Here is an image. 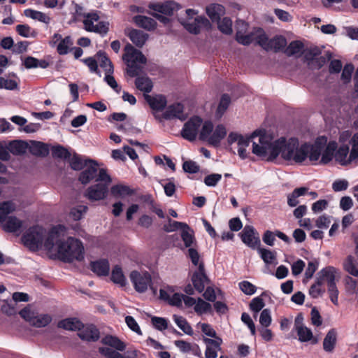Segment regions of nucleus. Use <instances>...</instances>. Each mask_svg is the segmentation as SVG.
Here are the masks:
<instances>
[{"instance_id":"f257e3e1","label":"nucleus","mask_w":358,"mask_h":358,"mask_svg":"<svg viewBox=\"0 0 358 358\" xmlns=\"http://www.w3.org/2000/svg\"><path fill=\"white\" fill-rule=\"evenodd\" d=\"M259 137V143L253 142L252 153L258 157H292L296 150L299 139L296 137H291L287 139L285 136H281L278 139L271 141L268 140L266 131L264 129H257L254 131L250 137L240 136L237 141V150L239 157H245V153L246 148L249 145L252 139Z\"/></svg>"},{"instance_id":"f03ea898","label":"nucleus","mask_w":358,"mask_h":358,"mask_svg":"<svg viewBox=\"0 0 358 358\" xmlns=\"http://www.w3.org/2000/svg\"><path fill=\"white\" fill-rule=\"evenodd\" d=\"M66 230V227L61 224L53 227L45 241L44 248L51 251L56 243L60 260L64 262L82 261L84 259V247L80 241L72 237H69L66 241L60 240L61 235L64 236Z\"/></svg>"},{"instance_id":"7ed1b4c3","label":"nucleus","mask_w":358,"mask_h":358,"mask_svg":"<svg viewBox=\"0 0 358 358\" xmlns=\"http://www.w3.org/2000/svg\"><path fill=\"white\" fill-rule=\"evenodd\" d=\"M124 51L122 60L127 66V74L131 78L136 77L135 85L138 90L143 92L144 94L150 93L153 87L151 79L148 76H138L143 69L142 65L147 63L145 56L130 43L124 46Z\"/></svg>"},{"instance_id":"20e7f679","label":"nucleus","mask_w":358,"mask_h":358,"mask_svg":"<svg viewBox=\"0 0 358 358\" xmlns=\"http://www.w3.org/2000/svg\"><path fill=\"white\" fill-rule=\"evenodd\" d=\"M338 144L335 141L327 143V137L320 136L313 143H304L298 144L292 157H336Z\"/></svg>"},{"instance_id":"39448f33","label":"nucleus","mask_w":358,"mask_h":358,"mask_svg":"<svg viewBox=\"0 0 358 358\" xmlns=\"http://www.w3.org/2000/svg\"><path fill=\"white\" fill-rule=\"evenodd\" d=\"M266 162L282 165H327L337 164L346 166H358V158H266Z\"/></svg>"},{"instance_id":"423d86ee","label":"nucleus","mask_w":358,"mask_h":358,"mask_svg":"<svg viewBox=\"0 0 358 358\" xmlns=\"http://www.w3.org/2000/svg\"><path fill=\"white\" fill-rule=\"evenodd\" d=\"M8 154L22 155L29 151L33 157H48L50 153L49 143L29 140H12L7 142Z\"/></svg>"},{"instance_id":"0eeeda50","label":"nucleus","mask_w":358,"mask_h":358,"mask_svg":"<svg viewBox=\"0 0 358 358\" xmlns=\"http://www.w3.org/2000/svg\"><path fill=\"white\" fill-rule=\"evenodd\" d=\"M68 159V162L73 170L84 169L79 177L82 184L88 183L95 176L99 169V164L95 160L90 158H64Z\"/></svg>"},{"instance_id":"6e6552de","label":"nucleus","mask_w":358,"mask_h":358,"mask_svg":"<svg viewBox=\"0 0 358 358\" xmlns=\"http://www.w3.org/2000/svg\"><path fill=\"white\" fill-rule=\"evenodd\" d=\"M262 33L255 37L256 43L260 45L266 51L273 50L275 52L283 51L287 45V40L282 35H277L269 39L262 29H259Z\"/></svg>"},{"instance_id":"1a4fd4ad","label":"nucleus","mask_w":358,"mask_h":358,"mask_svg":"<svg viewBox=\"0 0 358 358\" xmlns=\"http://www.w3.org/2000/svg\"><path fill=\"white\" fill-rule=\"evenodd\" d=\"M181 238L185 248H188L187 256L189 257L194 266H197L200 255L197 250V243L194 236V231L187 224L181 231Z\"/></svg>"},{"instance_id":"9d476101","label":"nucleus","mask_w":358,"mask_h":358,"mask_svg":"<svg viewBox=\"0 0 358 358\" xmlns=\"http://www.w3.org/2000/svg\"><path fill=\"white\" fill-rule=\"evenodd\" d=\"M45 232L44 229L41 227L34 226L30 227L22 237L24 245L31 250H38L43 245L44 246Z\"/></svg>"},{"instance_id":"9b49d317","label":"nucleus","mask_w":358,"mask_h":358,"mask_svg":"<svg viewBox=\"0 0 358 358\" xmlns=\"http://www.w3.org/2000/svg\"><path fill=\"white\" fill-rule=\"evenodd\" d=\"M83 16L85 17L83 24L86 31L101 35H105L108 33L109 23L104 21L99 22L100 17L96 11L83 13Z\"/></svg>"},{"instance_id":"f8f14e48","label":"nucleus","mask_w":358,"mask_h":358,"mask_svg":"<svg viewBox=\"0 0 358 358\" xmlns=\"http://www.w3.org/2000/svg\"><path fill=\"white\" fill-rule=\"evenodd\" d=\"M130 279L135 289L141 293L145 292L152 282L151 275L148 272L141 273L134 271L130 274Z\"/></svg>"},{"instance_id":"ddd939ff","label":"nucleus","mask_w":358,"mask_h":358,"mask_svg":"<svg viewBox=\"0 0 358 358\" xmlns=\"http://www.w3.org/2000/svg\"><path fill=\"white\" fill-rule=\"evenodd\" d=\"M201 123L202 119L198 116L190 118L183 126L181 131L182 136L189 141H194Z\"/></svg>"},{"instance_id":"4468645a","label":"nucleus","mask_w":358,"mask_h":358,"mask_svg":"<svg viewBox=\"0 0 358 358\" xmlns=\"http://www.w3.org/2000/svg\"><path fill=\"white\" fill-rule=\"evenodd\" d=\"M184 28L190 34H199L201 31V28L203 27L206 29L211 28V24L208 19L203 15L197 16L192 22H182Z\"/></svg>"},{"instance_id":"2eb2a0df","label":"nucleus","mask_w":358,"mask_h":358,"mask_svg":"<svg viewBox=\"0 0 358 358\" xmlns=\"http://www.w3.org/2000/svg\"><path fill=\"white\" fill-rule=\"evenodd\" d=\"M239 236L241 241L252 249L258 248L260 245L259 237L256 235L255 229L252 226L245 225Z\"/></svg>"},{"instance_id":"dca6fc26","label":"nucleus","mask_w":358,"mask_h":358,"mask_svg":"<svg viewBox=\"0 0 358 358\" xmlns=\"http://www.w3.org/2000/svg\"><path fill=\"white\" fill-rule=\"evenodd\" d=\"M148 8L166 16H172L175 11L180 9V6L173 1H166L163 3H150Z\"/></svg>"},{"instance_id":"f3484780","label":"nucleus","mask_w":358,"mask_h":358,"mask_svg":"<svg viewBox=\"0 0 358 358\" xmlns=\"http://www.w3.org/2000/svg\"><path fill=\"white\" fill-rule=\"evenodd\" d=\"M198 271L194 272L192 277V281L194 288L198 292L201 293L204 289L205 285L208 281V278L205 273L204 264L203 262H199Z\"/></svg>"},{"instance_id":"a211bd4d","label":"nucleus","mask_w":358,"mask_h":358,"mask_svg":"<svg viewBox=\"0 0 358 358\" xmlns=\"http://www.w3.org/2000/svg\"><path fill=\"white\" fill-rule=\"evenodd\" d=\"M203 341L206 345V358H217V352L222 349V340L220 338H216V339L203 338Z\"/></svg>"},{"instance_id":"6ab92c4d","label":"nucleus","mask_w":358,"mask_h":358,"mask_svg":"<svg viewBox=\"0 0 358 358\" xmlns=\"http://www.w3.org/2000/svg\"><path fill=\"white\" fill-rule=\"evenodd\" d=\"M107 192V185L96 184L89 187L85 195L90 201H99L104 199Z\"/></svg>"},{"instance_id":"aec40b11","label":"nucleus","mask_w":358,"mask_h":358,"mask_svg":"<svg viewBox=\"0 0 358 358\" xmlns=\"http://www.w3.org/2000/svg\"><path fill=\"white\" fill-rule=\"evenodd\" d=\"M78 335L82 340L96 341L99 338V331L93 324L85 326L83 324V327L79 330Z\"/></svg>"},{"instance_id":"412c9836","label":"nucleus","mask_w":358,"mask_h":358,"mask_svg":"<svg viewBox=\"0 0 358 358\" xmlns=\"http://www.w3.org/2000/svg\"><path fill=\"white\" fill-rule=\"evenodd\" d=\"M184 106L180 103H176L169 105L166 110L162 114V117L165 120H172L178 118L180 120H185V117L183 115Z\"/></svg>"},{"instance_id":"4be33fe9","label":"nucleus","mask_w":358,"mask_h":358,"mask_svg":"<svg viewBox=\"0 0 358 358\" xmlns=\"http://www.w3.org/2000/svg\"><path fill=\"white\" fill-rule=\"evenodd\" d=\"M225 11L224 6L217 3H210L206 7V13L213 22H219Z\"/></svg>"},{"instance_id":"5701e85b","label":"nucleus","mask_w":358,"mask_h":358,"mask_svg":"<svg viewBox=\"0 0 358 358\" xmlns=\"http://www.w3.org/2000/svg\"><path fill=\"white\" fill-rule=\"evenodd\" d=\"M133 22L138 27L143 28L147 31H154L157 26V22L150 17L145 15H136L133 17Z\"/></svg>"},{"instance_id":"b1692460","label":"nucleus","mask_w":358,"mask_h":358,"mask_svg":"<svg viewBox=\"0 0 358 358\" xmlns=\"http://www.w3.org/2000/svg\"><path fill=\"white\" fill-rule=\"evenodd\" d=\"M90 268L99 276H106L110 271L109 262L105 259L92 262L90 263Z\"/></svg>"},{"instance_id":"393cba45","label":"nucleus","mask_w":358,"mask_h":358,"mask_svg":"<svg viewBox=\"0 0 358 358\" xmlns=\"http://www.w3.org/2000/svg\"><path fill=\"white\" fill-rule=\"evenodd\" d=\"M144 98L153 110H162L166 106V99L163 95L152 96L148 94H144Z\"/></svg>"},{"instance_id":"a878e982","label":"nucleus","mask_w":358,"mask_h":358,"mask_svg":"<svg viewBox=\"0 0 358 358\" xmlns=\"http://www.w3.org/2000/svg\"><path fill=\"white\" fill-rule=\"evenodd\" d=\"M49 145L50 151L52 152L51 157H80L75 152H72L70 148H66L59 144Z\"/></svg>"},{"instance_id":"bb28decb","label":"nucleus","mask_w":358,"mask_h":358,"mask_svg":"<svg viewBox=\"0 0 358 358\" xmlns=\"http://www.w3.org/2000/svg\"><path fill=\"white\" fill-rule=\"evenodd\" d=\"M129 39L138 48H142L148 38V34L141 30L133 29L128 34Z\"/></svg>"},{"instance_id":"cd10ccee","label":"nucleus","mask_w":358,"mask_h":358,"mask_svg":"<svg viewBox=\"0 0 358 358\" xmlns=\"http://www.w3.org/2000/svg\"><path fill=\"white\" fill-rule=\"evenodd\" d=\"M227 134L226 128L222 124H218L213 133L208 139V144L217 147Z\"/></svg>"},{"instance_id":"c85d7f7f","label":"nucleus","mask_w":358,"mask_h":358,"mask_svg":"<svg viewBox=\"0 0 358 358\" xmlns=\"http://www.w3.org/2000/svg\"><path fill=\"white\" fill-rule=\"evenodd\" d=\"M22 227V221L15 216L8 217L3 224V229L9 233H15L20 230Z\"/></svg>"},{"instance_id":"c756f323","label":"nucleus","mask_w":358,"mask_h":358,"mask_svg":"<svg viewBox=\"0 0 358 358\" xmlns=\"http://www.w3.org/2000/svg\"><path fill=\"white\" fill-rule=\"evenodd\" d=\"M57 327L69 331H78L83 327V323L76 317H70L59 321Z\"/></svg>"},{"instance_id":"7c9ffc66","label":"nucleus","mask_w":358,"mask_h":358,"mask_svg":"<svg viewBox=\"0 0 358 358\" xmlns=\"http://www.w3.org/2000/svg\"><path fill=\"white\" fill-rule=\"evenodd\" d=\"M95 57L99 61L100 66L104 69L105 73L114 72L113 64L104 51H98L95 55Z\"/></svg>"},{"instance_id":"2f4dec72","label":"nucleus","mask_w":358,"mask_h":358,"mask_svg":"<svg viewBox=\"0 0 358 358\" xmlns=\"http://www.w3.org/2000/svg\"><path fill=\"white\" fill-rule=\"evenodd\" d=\"M24 15L27 17L31 18L34 20H38L46 24H48L51 21V18L45 13L31 8L25 9L24 10Z\"/></svg>"},{"instance_id":"473e14b6","label":"nucleus","mask_w":358,"mask_h":358,"mask_svg":"<svg viewBox=\"0 0 358 358\" xmlns=\"http://www.w3.org/2000/svg\"><path fill=\"white\" fill-rule=\"evenodd\" d=\"M101 343L119 351H123L126 348V345L124 342L120 341L117 337L111 335L103 337L101 340Z\"/></svg>"},{"instance_id":"72a5a7b5","label":"nucleus","mask_w":358,"mask_h":358,"mask_svg":"<svg viewBox=\"0 0 358 358\" xmlns=\"http://www.w3.org/2000/svg\"><path fill=\"white\" fill-rule=\"evenodd\" d=\"M335 273L336 268L334 267L327 266L322 269L319 273L320 279L317 280H320L322 282H323V281H327V286L331 283L335 284Z\"/></svg>"},{"instance_id":"f704fd0d","label":"nucleus","mask_w":358,"mask_h":358,"mask_svg":"<svg viewBox=\"0 0 358 358\" xmlns=\"http://www.w3.org/2000/svg\"><path fill=\"white\" fill-rule=\"evenodd\" d=\"M73 41L71 36H66L61 40L57 46V52L59 55H65L71 51Z\"/></svg>"},{"instance_id":"c9c22d12","label":"nucleus","mask_w":358,"mask_h":358,"mask_svg":"<svg viewBox=\"0 0 358 358\" xmlns=\"http://www.w3.org/2000/svg\"><path fill=\"white\" fill-rule=\"evenodd\" d=\"M336 343V332L334 329H331L327 334L324 341L323 348L327 352H331L334 350Z\"/></svg>"},{"instance_id":"e433bc0d","label":"nucleus","mask_w":358,"mask_h":358,"mask_svg":"<svg viewBox=\"0 0 358 358\" xmlns=\"http://www.w3.org/2000/svg\"><path fill=\"white\" fill-rule=\"evenodd\" d=\"M304 48L303 43L300 41H293L289 43L288 46L284 50V53L288 57L301 54Z\"/></svg>"},{"instance_id":"4c0bfd02","label":"nucleus","mask_w":358,"mask_h":358,"mask_svg":"<svg viewBox=\"0 0 358 358\" xmlns=\"http://www.w3.org/2000/svg\"><path fill=\"white\" fill-rule=\"evenodd\" d=\"M245 25L243 24V29L237 31L236 33V41L244 45H249L254 40L253 33L245 34Z\"/></svg>"},{"instance_id":"58836bf2","label":"nucleus","mask_w":358,"mask_h":358,"mask_svg":"<svg viewBox=\"0 0 358 358\" xmlns=\"http://www.w3.org/2000/svg\"><path fill=\"white\" fill-rule=\"evenodd\" d=\"M110 193L115 197L131 195L134 191L127 185H115L110 188Z\"/></svg>"},{"instance_id":"ea45409f","label":"nucleus","mask_w":358,"mask_h":358,"mask_svg":"<svg viewBox=\"0 0 358 358\" xmlns=\"http://www.w3.org/2000/svg\"><path fill=\"white\" fill-rule=\"evenodd\" d=\"M52 317L48 314H40L34 316L31 320V325L36 327H44L50 323Z\"/></svg>"},{"instance_id":"a19ab883","label":"nucleus","mask_w":358,"mask_h":358,"mask_svg":"<svg viewBox=\"0 0 358 358\" xmlns=\"http://www.w3.org/2000/svg\"><path fill=\"white\" fill-rule=\"evenodd\" d=\"M173 320L178 327L186 334L192 335L193 334V329L192 327L187 322L186 319L180 315H173Z\"/></svg>"},{"instance_id":"79ce46f5","label":"nucleus","mask_w":358,"mask_h":358,"mask_svg":"<svg viewBox=\"0 0 358 358\" xmlns=\"http://www.w3.org/2000/svg\"><path fill=\"white\" fill-rule=\"evenodd\" d=\"M217 23L218 29L224 34L231 35L233 32L232 21L228 17H224L222 20L220 19Z\"/></svg>"},{"instance_id":"37998d69","label":"nucleus","mask_w":358,"mask_h":358,"mask_svg":"<svg viewBox=\"0 0 358 358\" xmlns=\"http://www.w3.org/2000/svg\"><path fill=\"white\" fill-rule=\"evenodd\" d=\"M110 278L114 283L119 284L120 286L125 285V278L121 267L119 266H115L113 268Z\"/></svg>"},{"instance_id":"c03bdc74","label":"nucleus","mask_w":358,"mask_h":358,"mask_svg":"<svg viewBox=\"0 0 358 358\" xmlns=\"http://www.w3.org/2000/svg\"><path fill=\"white\" fill-rule=\"evenodd\" d=\"M296 331L300 342H308L313 339V335L311 329L306 326L299 327Z\"/></svg>"},{"instance_id":"a18cd8bd","label":"nucleus","mask_w":358,"mask_h":358,"mask_svg":"<svg viewBox=\"0 0 358 358\" xmlns=\"http://www.w3.org/2000/svg\"><path fill=\"white\" fill-rule=\"evenodd\" d=\"M194 309L198 315H201L204 313H210L212 311V306L209 303L199 298Z\"/></svg>"},{"instance_id":"49530a36","label":"nucleus","mask_w":358,"mask_h":358,"mask_svg":"<svg viewBox=\"0 0 358 358\" xmlns=\"http://www.w3.org/2000/svg\"><path fill=\"white\" fill-rule=\"evenodd\" d=\"M15 210L14 204L10 201L0 203V222L5 221L8 215Z\"/></svg>"},{"instance_id":"de8ad7c7","label":"nucleus","mask_w":358,"mask_h":358,"mask_svg":"<svg viewBox=\"0 0 358 358\" xmlns=\"http://www.w3.org/2000/svg\"><path fill=\"white\" fill-rule=\"evenodd\" d=\"M231 103V98L228 94H223L220 98L219 105L217 108V115L222 116L228 108Z\"/></svg>"},{"instance_id":"09e8293b","label":"nucleus","mask_w":358,"mask_h":358,"mask_svg":"<svg viewBox=\"0 0 358 358\" xmlns=\"http://www.w3.org/2000/svg\"><path fill=\"white\" fill-rule=\"evenodd\" d=\"M257 251L261 256L262 260L266 264H271L273 263V260L275 259V252H272L266 248H258Z\"/></svg>"},{"instance_id":"8fccbe9b","label":"nucleus","mask_w":358,"mask_h":358,"mask_svg":"<svg viewBox=\"0 0 358 358\" xmlns=\"http://www.w3.org/2000/svg\"><path fill=\"white\" fill-rule=\"evenodd\" d=\"M345 270L354 276H358V268L357 267L354 258L352 256H348L343 263Z\"/></svg>"},{"instance_id":"3c124183","label":"nucleus","mask_w":358,"mask_h":358,"mask_svg":"<svg viewBox=\"0 0 358 358\" xmlns=\"http://www.w3.org/2000/svg\"><path fill=\"white\" fill-rule=\"evenodd\" d=\"M213 130V124L210 121H206L199 134V139L208 141V138L211 136Z\"/></svg>"},{"instance_id":"603ef678","label":"nucleus","mask_w":358,"mask_h":358,"mask_svg":"<svg viewBox=\"0 0 358 358\" xmlns=\"http://www.w3.org/2000/svg\"><path fill=\"white\" fill-rule=\"evenodd\" d=\"M81 62H83L86 66H88L91 73H94L99 77L101 76V73L99 69L98 64L95 58L89 57L81 59Z\"/></svg>"},{"instance_id":"864d4df0","label":"nucleus","mask_w":358,"mask_h":358,"mask_svg":"<svg viewBox=\"0 0 358 358\" xmlns=\"http://www.w3.org/2000/svg\"><path fill=\"white\" fill-rule=\"evenodd\" d=\"M169 224H164L163 229L166 232H172L178 229H182L187 226L186 223L180 222L178 221L172 220L171 218H168Z\"/></svg>"},{"instance_id":"5fc2aeb1","label":"nucleus","mask_w":358,"mask_h":358,"mask_svg":"<svg viewBox=\"0 0 358 358\" xmlns=\"http://www.w3.org/2000/svg\"><path fill=\"white\" fill-rule=\"evenodd\" d=\"M222 175L219 173H212L204 178L203 182L208 187H215L221 180Z\"/></svg>"},{"instance_id":"6e6d98bb","label":"nucleus","mask_w":358,"mask_h":358,"mask_svg":"<svg viewBox=\"0 0 358 358\" xmlns=\"http://www.w3.org/2000/svg\"><path fill=\"white\" fill-rule=\"evenodd\" d=\"M264 300L260 296L252 299L250 303V309L255 313H259L264 306Z\"/></svg>"},{"instance_id":"4d7b16f0","label":"nucleus","mask_w":358,"mask_h":358,"mask_svg":"<svg viewBox=\"0 0 358 358\" xmlns=\"http://www.w3.org/2000/svg\"><path fill=\"white\" fill-rule=\"evenodd\" d=\"M2 88L8 90H17L18 89V83L14 80L0 77V89Z\"/></svg>"},{"instance_id":"13d9d810","label":"nucleus","mask_w":358,"mask_h":358,"mask_svg":"<svg viewBox=\"0 0 358 358\" xmlns=\"http://www.w3.org/2000/svg\"><path fill=\"white\" fill-rule=\"evenodd\" d=\"M241 290L247 295H252L256 292V287L249 281H242L238 284Z\"/></svg>"},{"instance_id":"bf43d9fd","label":"nucleus","mask_w":358,"mask_h":358,"mask_svg":"<svg viewBox=\"0 0 358 358\" xmlns=\"http://www.w3.org/2000/svg\"><path fill=\"white\" fill-rule=\"evenodd\" d=\"M331 224V216L324 214L315 220V226L319 229H327Z\"/></svg>"},{"instance_id":"052dcab7","label":"nucleus","mask_w":358,"mask_h":358,"mask_svg":"<svg viewBox=\"0 0 358 358\" xmlns=\"http://www.w3.org/2000/svg\"><path fill=\"white\" fill-rule=\"evenodd\" d=\"M182 169L186 173H196L200 171L199 166L194 161L187 160L184 162Z\"/></svg>"},{"instance_id":"680f3d73","label":"nucleus","mask_w":358,"mask_h":358,"mask_svg":"<svg viewBox=\"0 0 358 358\" xmlns=\"http://www.w3.org/2000/svg\"><path fill=\"white\" fill-rule=\"evenodd\" d=\"M354 69V66L352 64L345 65L341 73V80L344 83H348L350 81Z\"/></svg>"},{"instance_id":"e2e57ef3","label":"nucleus","mask_w":358,"mask_h":358,"mask_svg":"<svg viewBox=\"0 0 358 358\" xmlns=\"http://www.w3.org/2000/svg\"><path fill=\"white\" fill-rule=\"evenodd\" d=\"M259 322L264 327H268L271 323V311L269 309H264L259 317Z\"/></svg>"},{"instance_id":"0e129e2a","label":"nucleus","mask_w":358,"mask_h":358,"mask_svg":"<svg viewBox=\"0 0 358 358\" xmlns=\"http://www.w3.org/2000/svg\"><path fill=\"white\" fill-rule=\"evenodd\" d=\"M151 321L155 328L159 331L164 330L168 327V321L165 318L153 317H152Z\"/></svg>"},{"instance_id":"69168bd1","label":"nucleus","mask_w":358,"mask_h":358,"mask_svg":"<svg viewBox=\"0 0 358 358\" xmlns=\"http://www.w3.org/2000/svg\"><path fill=\"white\" fill-rule=\"evenodd\" d=\"M348 186H349V182L347 180L338 179V180H336L332 183V189L336 192L345 191L348 189Z\"/></svg>"},{"instance_id":"338daca9","label":"nucleus","mask_w":358,"mask_h":358,"mask_svg":"<svg viewBox=\"0 0 358 358\" xmlns=\"http://www.w3.org/2000/svg\"><path fill=\"white\" fill-rule=\"evenodd\" d=\"M99 352L108 358H125V357L120 352L114 351L109 348H100Z\"/></svg>"},{"instance_id":"774afa93","label":"nucleus","mask_w":358,"mask_h":358,"mask_svg":"<svg viewBox=\"0 0 358 358\" xmlns=\"http://www.w3.org/2000/svg\"><path fill=\"white\" fill-rule=\"evenodd\" d=\"M349 143L352 149L348 157H358V132L352 136Z\"/></svg>"}]
</instances>
